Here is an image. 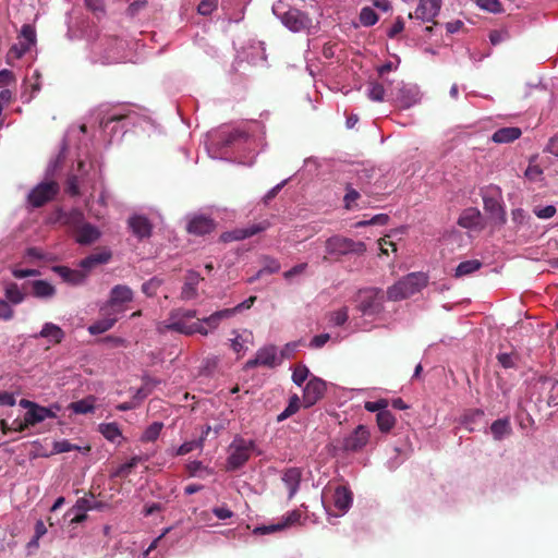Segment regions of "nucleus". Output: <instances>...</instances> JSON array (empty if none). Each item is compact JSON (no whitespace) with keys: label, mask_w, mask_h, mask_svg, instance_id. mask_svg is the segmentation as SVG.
Returning a JSON list of instances; mask_svg holds the SVG:
<instances>
[{"label":"nucleus","mask_w":558,"mask_h":558,"mask_svg":"<svg viewBox=\"0 0 558 558\" xmlns=\"http://www.w3.org/2000/svg\"><path fill=\"white\" fill-rule=\"evenodd\" d=\"M272 13L291 32L314 34L317 32L318 23L304 11L290 4V0H278L272 5Z\"/></svg>","instance_id":"f257e3e1"},{"label":"nucleus","mask_w":558,"mask_h":558,"mask_svg":"<svg viewBox=\"0 0 558 558\" xmlns=\"http://www.w3.org/2000/svg\"><path fill=\"white\" fill-rule=\"evenodd\" d=\"M85 36L90 43V52L95 61L106 64L120 62L124 58L126 43L123 39L107 34H97L93 40L92 33Z\"/></svg>","instance_id":"f03ea898"},{"label":"nucleus","mask_w":558,"mask_h":558,"mask_svg":"<svg viewBox=\"0 0 558 558\" xmlns=\"http://www.w3.org/2000/svg\"><path fill=\"white\" fill-rule=\"evenodd\" d=\"M19 404L23 409L27 410L24 415V420H14L10 427V429L19 433L24 432L29 426H35L47 418L57 417L58 412L61 410V407L58 403L50 404L49 407H43L27 399H21Z\"/></svg>","instance_id":"7ed1b4c3"},{"label":"nucleus","mask_w":558,"mask_h":558,"mask_svg":"<svg viewBox=\"0 0 558 558\" xmlns=\"http://www.w3.org/2000/svg\"><path fill=\"white\" fill-rule=\"evenodd\" d=\"M427 284V277L423 272H411L400 279L387 290L389 301H400L421 291Z\"/></svg>","instance_id":"20e7f679"},{"label":"nucleus","mask_w":558,"mask_h":558,"mask_svg":"<svg viewBox=\"0 0 558 558\" xmlns=\"http://www.w3.org/2000/svg\"><path fill=\"white\" fill-rule=\"evenodd\" d=\"M247 134L238 130L231 132H221L218 137L207 147L208 154L213 158H225L229 148H239L247 142Z\"/></svg>","instance_id":"39448f33"},{"label":"nucleus","mask_w":558,"mask_h":558,"mask_svg":"<svg viewBox=\"0 0 558 558\" xmlns=\"http://www.w3.org/2000/svg\"><path fill=\"white\" fill-rule=\"evenodd\" d=\"M326 253L332 257L344 255H362L366 251V245L362 241H353L342 235H332L325 242Z\"/></svg>","instance_id":"423d86ee"},{"label":"nucleus","mask_w":558,"mask_h":558,"mask_svg":"<svg viewBox=\"0 0 558 558\" xmlns=\"http://www.w3.org/2000/svg\"><path fill=\"white\" fill-rule=\"evenodd\" d=\"M254 448L255 442L253 440L235 437L229 446L228 470L234 471L243 466L248 461Z\"/></svg>","instance_id":"0eeeda50"},{"label":"nucleus","mask_w":558,"mask_h":558,"mask_svg":"<svg viewBox=\"0 0 558 558\" xmlns=\"http://www.w3.org/2000/svg\"><path fill=\"white\" fill-rule=\"evenodd\" d=\"M157 330L160 333H165L169 330H172L186 336H191L194 333H201L203 336L208 335V329L204 327V325H202L201 322L187 324V320L179 316L177 318H173V313L171 312L166 322H161L158 324Z\"/></svg>","instance_id":"6e6552de"},{"label":"nucleus","mask_w":558,"mask_h":558,"mask_svg":"<svg viewBox=\"0 0 558 558\" xmlns=\"http://www.w3.org/2000/svg\"><path fill=\"white\" fill-rule=\"evenodd\" d=\"M134 116H119L116 113L102 117L99 120V131L105 142L111 143L118 133H124L126 123H134Z\"/></svg>","instance_id":"1a4fd4ad"},{"label":"nucleus","mask_w":558,"mask_h":558,"mask_svg":"<svg viewBox=\"0 0 558 558\" xmlns=\"http://www.w3.org/2000/svg\"><path fill=\"white\" fill-rule=\"evenodd\" d=\"M357 310L362 315L372 316L383 311V291L380 289L361 290L356 298Z\"/></svg>","instance_id":"9d476101"},{"label":"nucleus","mask_w":558,"mask_h":558,"mask_svg":"<svg viewBox=\"0 0 558 558\" xmlns=\"http://www.w3.org/2000/svg\"><path fill=\"white\" fill-rule=\"evenodd\" d=\"M395 101L401 109H410L422 100V93L416 84L400 82L393 93Z\"/></svg>","instance_id":"9b49d317"},{"label":"nucleus","mask_w":558,"mask_h":558,"mask_svg":"<svg viewBox=\"0 0 558 558\" xmlns=\"http://www.w3.org/2000/svg\"><path fill=\"white\" fill-rule=\"evenodd\" d=\"M36 44V31L29 25L22 26L21 33L17 37V43L14 44L10 51L9 58L20 59Z\"/></svg>","instance_id":"f8f14e48"},{"label":"nucleus","mask_w":558,"mask_h":558,"mask_svg":"<svg viewBox=\"0 0 558 558\" xmlns=\"http://www.w3.org/2000/svg\"><path fill=\"white\" fill-rule=\"evenodd\" d=\"M59 185L54 181L39 183L28 194V202L34 207H40L58 193Z\"/></svg>","instance_id":"ddd939ff"},{"label":"nucleus","mask_w":558,"mask_h":558,"mask_svg":"<svg viewBox=\"0 0 558 558\" xmlns=\"http://www.w3.org/2000/svg\"><path fill=\"white\" fill-rule=\"evenodd\" d=\"M281 363V359H279L277 353V348L275 345H267L264 348H260L256 352L255 359L248 360L245 363V368L251 369L256 366H267V367H275L276 365H279Z\"/></svg>","instance_id":"4468645a"},{"label":"nucleus","mask_w":558,"mask_h":558,"mask_svg":"<svg viewBox=\"0 0 558 558\" xmlns=\"http://www.w3.org/2000/svg\"><path fill=\"white\" fill-rule=\"evenodd\" d=\"M325 391L326 383L318 377H312L303 389V407L311 408L316 404L324 397Z\"/></svg>","instance_id":"2eb2a0df"},{"label":"nucleus","mask_w":558,"mask_h":558,"mask_svg":"<svg viewBox=\"0 0 558 558\" xmlns=\"http://www.w3.org/2000/svg\"><path fill=\"white\" fill-rule=\"evenodd\" d=\"M369 440V430L364 425H359L350 435L343 438L342 449L347 452L362 450Z\"/></svg>","instance_id":"dca6fc26"},{"label":"nucleus","mask_w":558,"mask_h":558,"mask_svg":"<svg viewBox=\"0 0 558 558\" xmlns=\"http://www.w3.org/2000/svg\"><path fill=\"white\" fill-rule=\"evenodd\" d=\"M440 9L441 0H420L414 14L410 13L409 16L428 23L435 20Z\"/></svg>","instance_id":"f3484780"},{"label":"nucleus","mask_w":558,"mask_h":558,"mask_svg":"<svg viewBox=\"0 0 558 558\" xmlns=\"http://www.w3.org/2000/svg\"><path fill=\"white\" fill-rule=\"evenodd\" d=\"M56 221L65 226L74 233L85 221V217L83 211L77 208H73L71 210L58 209L56 213Z\"/></svg>","instance_id":"a211bd4d"},{"label":"nucleus","mask_w":558,"mask_h":558,"mask_svg":"<svg viewBox=\"0 0 558 558\" xmlns=\"http://www.w3.org/2000/svg\"><path fill=\"white\" fill-rule=\"evenodd\" d=\"M203 277L197 271L189 270L184 276V282L180 292V300L187 302L198 296L197 287Z\"/></svg>","instance_id":"6ab92c4d"},{"label":"nucleus","mask_w":558,"mask_h":558,"mask_svg":"<svg viewBox=\"0 0 558 558\" xmlns=\"http://www.w3.org/2000/svg\"><path fill=\"white\" fill-rule=\"evenodd\" d=\"M53 271L58 274L64 282L72 286L83 284L88 277V274L83 268L71 269L65 266H56L53 267Z\"/></svg>","instance_id":"aec40b11"},{"label":"nucleus","mask_w":558,"mask_h":558,"mask_svg":"<svg viewBox=\"0 0 558 558\" xmlns=\"http://www.w3.org/2000/svg\"><path fill=\"white\" fill-rule=\"evenodd\" d=\"M215 229V222L211 218L205 215H197L191 218L187 223L189 233L195 235H204L210 233Z\"/></svg>","instance_id":"412c9836"},{"label":"nucleus","mask_w":558,"mask_h":558,"mask_svg":"<svg viewBox=\"0 0 558 558\" xmlns=\"http://www.w3.org/2000/svg\"><path fill=\"white\" fill-rule=\"evenodd\" d=\"M77 243L87 245L96 242L100 238V231L97 227L84 221L74 232Z\"/></svg>","instance_id":"4be33fe9"},{"label":"nucleus","mask_w":558,"mask_h":558,"mask_svg":"<svg viewBox=\"0 0 558 558\" xmlns=\"http://www.w3.org/2000/svg\"><path fill=\"white\" fill-rule=\"evenodd\" d=\"M267 227H268L267 222L254 223L250 227L240 228V229H235L231 232H228V233L223 234V239L232 240V241L244 240V239L251 238V236L266 230Z\"/></svg>","instance_id":"5701e85b"},{"label":"nucleus","mask_w":558,"mask_h":558,"mask_svg":"<svg viewBox=\"0 0 558 558\" xmlns=\"http://www.w3.org/2000/svg\"><path fill=\"white\" fill-rule=\"evenodd\" d=\"M332 499L335 507L343 514L351 508L353 495L345 486H338L333 492Z\"/></svg>","instance_id":"b1692460"},{"label":"nucleus","mask_w":558,"mask_h":558,"mask_svg":"<svg viewBox=\"0 0 558 558\" xmlns=\"http://www.w3.org/2000/svg\"><path fill=\"white\" fill-rule=\"evenodd\" d=\"M302 471L299 468H289L282 474V481L289 490V499L293 498L299 490Z\"/></svg>","instance_id":"393cba45"},{"label":"nucleus","mask_w":558,"mask_h":558,"mask_svg":"<svg viewBox=\"0 0 558 558\" xmlns=\"http://www.w3.org/2000/svg\"><path fill=\"white\" fill-rule=\"evenodd\" d=\"M133 300V291L125 284H117L110 291L108 305L116 306L129 303Z\"/></svg>","instance_id":"a878e982"},{"label":"nucleus","mask_w":558,"mask_h":558,"mask_svg":"<svg viewBox=\"0 0 558 558\" xmlns=\"http://www.w3.org/2000/svg\"><path fill=\"white\" fill-rule=\"evenodd\" d=\"M129 227L132 232L140 239H144L150 235L151 226L147 218L143 216H133L129 219Z\"/></svg>","instance_id":"bb28decb"},{"label":"nucleus","mask_w":558,"mask_h":558,"mask_svg":"<svg viewBox=\"0 0 558 558\" xmlns=\"http://www.w3.org/2000/svg\"><path fill=\"white\" fill-rule=\"evenodd\" d=\"M110 258L111 253L108 251L96 252L82 259L80 267L88 274L94 267L108 263Z\"/></svg>","instance_id":"cd10ccee"},{"label":"nucleus","mask_w":558,"mask_h":558,"mask_svg":"<svg viewBox=\"0 0 558 558\" xmlns=\"http://www.w3.org/2000/svg\"><path fill=\"white\" fill-rule=\"evenodd\" d=\"M36 337L45 338L52 343H60L64 338V331L53 323H46Z\"/></svg>","instance_id":"c85d7f7f"},{"label":"nucleus","mask_w":558,"mask_h":558,"mask_svg":"<svg viewBox=\"0 0 558 558\" xmlns=\"http://www.w3.org/2000/svg\"><path fill=\"white\" fill-rule=\"evenodd\" d=\"M521 129L515 126H508L498 129L492 136L495 143L506 144L518 140L521 136Z\"/></svg>","instance_id":"c756f323"},{"label":"nucleus","mask_w":558,"mask_h":558,"mask_svg":"<svg viewBox=\"0 0 558 558\" xmlns=\"http://www.w3.org/2000/svg\"><path fill=\"white\" fill-rule=\"evenodd\" d=\"M483 202L485 210L488 211L494 219L501 223L506 221L504 208L496 197L484 195Z\"/></svg>","instance_id":"7c9ffc66"},{"label":"nucleus","mask_w":558,"mask_h":558,"mask_svg":"<svg viewBox=\"0 0 558 558\" xmlns=\"http://www.w3.org/2000/svg\"><path fill=\"white\" fill-rule=\"evenodd\" d=\"M481 219L482 216L478 209L468 208L461 214L458 223L462 228L472 229L481 225Z\"/></svg>","instance_id":"2f4dec72"},{"label":"nucleus","mask_w":558,"mask_h":558,"mask_svg":"<svg viewBox=\"0 0 558 558\" xmlns=\"http://www.w3.org/2000/svg\"><path fill=\"white\" fill-rule=\"evenodd\" d=\"M490 432L495 440L500 441L512 432L510 421L507 417L498 418L490 425Z\"/></svg>","instance_id":"473e14b6"},{"label":"nucleus","mask_w":558,"mask_h":558,"mask_svg":"<svg viewBox=\"0 0 558 558\" xmlns=\"http://www.w3.org/2000/svg\"><path fill=\"white\" fill-rule=\"evenodd\" d=\"M33 295L38 299H50L56 294V289L46 280H34L31 282Z\"/></svg>","instance_id":"72a5a7b5"},{"label":"nucleus","mask_w":558,"mask_h":558,"mask_svg":"<svg viewBox=\"0 0 558 558\" xmlns=\"http://www.w3.org/2000/svg\"><path fill=\"white\" fill-rule=\"evenodd\" d=\"M148 460L147 456H134L128 461L119 465L112 473L113 477H126L134 468L137 466L138 463L145 462Z\"/></svg>","instance_id":"f704fd0d"},{"label":"nucleus","mask_w":558,"mask_h":558,"mask_svg":"<svg viewBox=\"0 0 558 558\" xmlns=\"http://www.w3.org/2000/svg\"><path fill=\"white\" fill-rule=\"evenodd\" d=\"M86 165L84 161L78 162V173L80 175H72L68 179L66 182V192L72 196H78L80 195V178L84 180V177L87 174Z\"/></svg>","instance_id":"c9c22d12"},{"label":"nucleus","mask_w":558,"mask_h":558,"mask_svg":"<svg viewBox=\"0 0 558 558\" xmlns=\"http://www.w3.org/2000/svg\"><path fill=\"white\" fill-rule=\"evenodd\" d=\"M232 317V312L228 311V308L217 311L213 313L210 316L201 319L199 322L206 324L211 330L216 329L220 323L225 319H229Z\"/></svg>","instance_id":"e433bc0d"},{"label":"nucleus","mask_w":558,"mask_h":558,"mask_svg":"<svg viewBox=\"0 0 558 558\" xmlns=\"http://www.w3.org/2000/svg\"><path fill=\"white\" fill-rule=\"evenodd\" d=\"M116 322H117V317H111V316L104 317L101 319H98L94 324H92L88 327V331L90 335L104 333V332L108 331L109 329H111L114 326Z\"/></svg>","instance_id":"4c0bfd02"},{"label":"nucleus","mask_w":558,"mask_h":558,"mask_svg":"<svg viewBox=\"0 0 558 558\" xmlns=\"http://www.w3.org/2000/svg\"><path fill=\"white\" fill-rule=\"evenodd\" d=\"M280 270V263L271 257L264 258L263 267L257 271V274L250 279V282H254L256 279L260 278L264 275L276 274Z\"/></svg>","instance_id":"58836bf2"},{"label":"nucleus","mask_w":558,"mask_h":558,"mask_svg":"<svg viewBox=\"0 0 558 558\" xmlns=\"http://www.w3.org/2000/svg\"><path fill=\"white\" fill-rule=\"evenodd\" d=\"M484 416V411L480 409L468 410L461 417V425L464 426L469 432L474 430V424H476Z\"/></svg>","instance_id":"ea45409f"},{"label":"nucleus","mask_w":558,"mask_h":558,"mask_svg":"<svg viewBox=\"0 0 558 558\" xmlns=\"http://www.w3.org/2000/svg\"><path fill=\"white\" fill-rule=\"evenodd\" d=\"M481 267H482V263L478 259H470V260L461 262L456 268L454 276L457 278L469 276V275L475 272L476 270H478Z\"/></svg>","instance_id":"a19ab883"},{"label":"nucleus","mask_w":558,"mask_h":558,"mask_svg":"<svg viewBox=\"0 0 558 558\" xmlns=\"http://www.w3.org/2000/svg\"><path fill=\"white\" fill-rule=\"evenodd\" d=\"M301 405V399L298 395H292L289 398V404L288 407L277 416V422H283L284 420L289 418L293 414H295Z\"/></svg>","instance_id":"79ce46f5"},{"label":"nucleus","mask_w":558,"mask_h":558,"mask_svg":"<svg viewBox=\"0 0 558 558\" xmlns=\"http://www.w3.org/2000/svg\"><path fill=\"white\" fill-rule=\"evenodd\" d=\"M5 299L9 303L17 305L24 301L25 294L16 283L12 282L5 286Z\"/></svg>","instance_id":"37998d69"},{"label":"nucleus","mask_w":558,"mask_h":558,"mask_svg":"<svg viewBox=\"0 0 558 558\" xmlns=\"http://www.w3.org/2000/svg\"><path fill=\"white\" fill-rule=\"evenodd\" d=\"M376 418L379 429L384 433L389 432L396 424L395 416L388 410L378 412Z\"/></svg>","instance_id":"c03bdc74"},{"label":"nucleus","mask_w":558,"mask_h":558,"mask_svg":"<svg viewBox=\"0 0 558 558\" xmlns=\"http://www.w3.org/2000/svg\"><path fill=\"white\" fill-rule=\"evenodd\" d=\"M232 335L234 336L230 339L232 350L236 353L245 351L244 344L248 341V338L252 337V333L244 331V335H240L236 330H232Z\"/></svg>","instance_id":"a18cd8bd"},{"label":"nucleus","mask_w":558,"mask_h":558,"mask_svg":"<svg viewBox=\"0 0 558 558\" xmlns=\"http://www.w3.org/2000/svg\"><path fill=\"white\" fill-rule=\"evenodd\" d=\"M359 19H360V23L363 26L369 27L377 23L378 15L373 8L364 7L361 9Z\"/></svg>","instance_id":"49530a36"},{"label":"nucleus","mask_w":558,"mask_h":558,"mask_svg":"<svg viewBox=\"0 0 558 558\" xmlns=\"http://www.w3.org/2000/svg\"><path fill=\"white\" fill-rule=\"evenodd\" d=\"M99 432L109 441H114L121 436L119 426L116 423H106L99 425Z\"/></svg>","instance_id":"de8ad7c7"},{"label":"nucleus","mask_w":558,"mask_h":558,"mask_svg":"<svg viewBox=\"0 0 558 558\" xmlns=\"http://www.w3.org/2000/svg\"><path fill=\"white\" fill-rule=\"evenodd\" d=\"M163 427V424L161 422H154L150 424L143 433L141 440L142 441H155Z\"/></svg>","instance_id":"09e8293b"},{"label":"nucleus","mask_w":558,"mask_h":558,"mask_svg":"<svg viewBox=\"0 0 558 558\" xmlns=\"http://www.w3.org/2000/svg\"><path fill=\"white\" fill-rule=\"evenodd\" d=\"M367 97L373 101H384L385 88L378 82H369L367 87Z\"/></svg>","instance_id":"8fccbe9b"},{"label":"nucleus","mask_w":558,"mask_h":558,"mask_svg":"<svg viewBox=\"0 0 558 558\" xmlns=\"http://www.w3.org/2000/svg\"><path fill=\"white\" fill-rule=\"evenodd\" d=\"M70 409L76 414H87L94 411V403L90 399H83L72 402Z\"/></svg>","instance_id":"3c124183"},{"label":"nucleus","mask_w":558,"mask_h":558,"mask_svg":"<svg viewBox=\"0 0 558 558\" xmlns=\"http://www.w3.org/2000/svg\"><path fill=\"white\" fill-rule=\"evenodd\" d=\"M308 375H310V369L305 365L299 364L293 369L292 381L296 386L301 387L307 379Z\"/></svg>","instance_id":"603ef678"},{"label":"nucleus","mask_w":558,"mask_h":558,"mask_svg":"<svg viewBox=\"0 0 558 558\" xmlns=\"http://www.w3.org/2000/svg\"><path fill=\"white\" fill-rule=\"evenodd\" d=\"M283 530H284V524H282L281 521L279 520V522H277V523L257 526L254 529L253 533L257 534V535H266V534L280 532Z\"/></svg>","instance_id":"864d4df0"},{"label":"nucleus","mask_w":558,"mask_h":558,"mask_svg":"<svg viewBox=\"0 0 558 558\" xmlns=\"http://www.w3.org/2000/svg\"><path fill=\"white\" fill-rule=\"evenodd\" d=\"M203 446L202 439H194L183 442L177 450L178 456H184Z\"/></svg>","instance_id":"5fc2aeb1"},{"label":"nucleus","mask_w":558,"mask_h":558,"mask_svg":"<svg viewBox=\"0 0 558 558\" xmlns=\"http://www.w3.org/2000/svg\"><path fill=\"white\" fill-rule=\"evenodd\" d=\"M161 284V280L154 277L151 279H149L148 281L144 282L142 284V291L143 293H145L147 296H153L156 294L158 288L160 287Z\"/></svg>","instance_id":"6e6d98bb"},{"label":"nucleus","mask_w":558,"mask_h":558,"mask_svg":"<svg viewBox=\"0 0 558 558\" xmlns=\"http://www.w3.org/2000/svg\"><path fill=\"white\" fill-rule=\"evenodd\" d=\"M348 308L347 307H342L336 312H332L330 314V319L329 322L333 325V326H342L347 320H348Z\"/></svg>","instance_id":"4d7b16f0"},{"label":"nucleus","mask_w":558,"mask_h":558,"mask_svg":"<svg viewBox=\"0 0 558 558\" xmlns=\"http://www.w3.org/2000/svg\"><path fill=\"white\" fill-rule=\"evenodd\" d=\"M218 5V0H202L197 7V12L202 15H209Z\"/></svg>","instance_id":"13d9d810"},{"label":"nucleus","mask_w":558,"mask_h":558,"mask_svg":"<svg viewBox=\"0 0 558 558\" xmlns=\"http://www.w3.org/2000/svg\"><path fill=\"white\" fill-rule=\"evenodd\" d=\"M477 4L483 10L492 13H498L501 11V3L499 0H477Z\"/></svg>","instance_id":"bf43d9fd"},{"label":"nucleus","mask_w":558,"mask_h":558,"mask_svg":"<svg viewBox=\"0 0 558 558\" xmlns=\"http://www.w3.org/2000/svg\"><path fill=\"white\" fill-rule=\"evenodd\" d=\"M301 517L302 514L299 510H292L288 512L286 515H283L280 519V521L282 524H284V529H287L289 526L296 524L300 521Z\"/></svg>","instance_id":"052dcab7"},{"label":"nucleus","mask_w":558,"mask_h":558,"mask_svg":"<svg viewBox=\"0 0 558 558\" xmlns=\"http://www.w3.org/2000/svg\"><path fill=\"white\" fill-rule=\"evenodd\" d=\"M365 409L369 412H380L386 411L388 407V401L386 399H379L377 401H367L365 402Z\"/></svg>","instance_id":"680f3d73"},{"label":"nucleus","mask_w":558,"mask_h":558,"mask_svg":"<svg viewBox=\"0 0 558 558\" xmlns=\"http://www.w3.org/2000/svg\"><path fill=\"white\" fill-rule=\"evenodd\" d=\"M533 211L539 219H549L556 214V208L553 205H547L545 207H535Z\"/></svg>","instance_id":"e2e57ef3"},{"label":"nucleus","mask_w":558,"mask_h":558,"mask_svg":"<svg viewBox=\"0 0 558 558\" xmlns=\"http://www.w3.org/2000/svg\"><path fill=\"white\" fill-rule=\"evenodd\" d=\"M14 311L7 300L0 299V319L10 320L13 317Z\"/></svg>","instance_id":"0e129e2a"},{"label":"nucleus","mask_w":558,"mask_h":558,"mask_svg":"<svg viewBox=\"0 0 558 558\" xmlns=\"http://www.w3.org/2000/svg\"><path fill=\"white\" fill-rule=\"evenodd\" d=\"M360 197V193L351 186L347 187V193L343 197L344 206L348 209L353 207V203Z\"/></svg>","instance_id":"69168bd1"},{"label":"nucleus","mask_w":558,"mask_h":558,"mask_svg":"<svg viewBox=\"0 0 558 558\" xmlns=\"http://www.w3.org/2000/svg\"><path fill=\"white\" fill-rule=\"evenodd\" d=\"M306 268H307V264L306 263H301L299 265H295L291 269L287 270L283 274V277H284L286 280L290 281L295 276L302 275L306 270Z\"/></svg>","instance_id":"338daca9"},{"label":"nucleus","mask_w":558,"mask_h":558,"mask_svg":"<svg viewBox=\"0 0 558 558\" xmlns=\"http://www.w3.org/2000/svg\"><path fill=\"white\" fill-rule=\"evenodd\" d=\"M299 348V342L296 341H293V342H289L287 343L281 352H280V356L279 359L284 360V359H291L293 357L294 353L296 352V349Z\"/></svg>","instance_id":"774afa93"}]
</instances>
